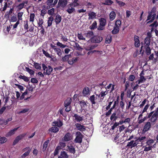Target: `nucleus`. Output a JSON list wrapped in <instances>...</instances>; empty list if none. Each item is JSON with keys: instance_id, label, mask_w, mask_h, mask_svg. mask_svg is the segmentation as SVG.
I'll return each instance as SVG.
<instances>
[{"instance_id": "62", "label": "nucleus", "mask_w": 158, "mask_h": 158, "mask_svg": "<svg viewBox=\"0 0 158 158\" xmlns=\"http://www.w3.org/2000/svg\"><path fill=\"white\" fill-rule=\"evenodd\" d=\"M152 148V146H149L148 147H145L144 150V151H148L151 150Z\"/></svg>"}, {"instance_id": "14", "label": "nucleus", "mask_w": 158, "mask_h": 158, "mask_svg": "<svg viewBox=\"0 0 158 158\" xmlns=\"http://www.w3.org/2000/svg\"><path fill=\"white\" fill-rule=\"evenodd\" d=\"M137 144V142L136 140L135 141L132 140L128 143L127 146L130 147L131 148H132L136 146Z\"/></svg>"}, {"instance_id": "8", "label": "nucleus", "mask_w": 158, "mask_h": 158, "mask_svg": "<svg viewBox=\"0 0 158 158\" xmlns=\"http://www.w3.org/2000/svg\"><path fill=\"white\" fill-rule=\"evenodd\" d=\"M98 98V94H96V96L94 95L91 96L90 97L89 99L91 102L92 104H94L96 103L95 102V101H96Z\"/></svg>"}, {"instance_id": "26", "label": "nucleus", "mask_w": 158, "mask_h": 158, "mask_svg": "<svg viewBox=\"0 0 158 158\" xmlns=\"http://www.w3.org/2000/svg\"><path fill=\"white\" fill-rule=\"evenodd\" d=\"M89 19H92L95 18L96 16V14L93 12H90L88 14Z\"/></svg>"}, {"instance_id": "4", "label": "nucleus", "mask_w": 158, "mask_h": 158, "mask_svg": "<svg viewBox=\"0 0 158 158\" xmlns=\"http://www.w3.org/2000/svg\"><path fill=\"white\" fill-rule=\"evenodd\" d=\"M76 137L74 140L76 143H81L82 142V135L80 132H77L76 133Z\"/></svg>"}, {"instance_id": "6", "label": "nucleus", "mask_w": 158, "mask_h": 158, "mask_svg": "<svg viewBox=\"0 0 158 158\" xmlns=\"http://www.w3.org/2000/svg\"><path fill=\"white\" fill-rule=\"evenodd\" d=\"M75 126L78 130L81 131H85L86 129V127L83 125L79 123L75 124Z\"/></svg>"}, {"instance_id": "16", "label": "nucleus", "mask_w": 158, "mask_h": 158, "mask_svg": "<svg viewBox=\"0 0 158 158\" xmlns=\"http://www.w3.org/2000/svg\"><path fill=\"white\" fill-rule=\"evenodd\" d=\"M79 104L81 106V108L83 110H85L87 107V105L86 102L84 100L80 101Z\"/></svg>"}, {"instance_id": "49", "label": "nucleus", "mask_w": 158, "mask_h": 158, "mask_svg": "<svg viewBox=\"0 0 158 158\" xmlns=\"http://www.w3.org/2000/svg\"><path fill=\"white\" fill-rule=\"evenodd\" d=\"M154 142V140L151 139L147 140L146 142V143L147 145L148 146H152L151 145Z\"/></svg>"}, {"instance_id": "39", "label": "nucleus", "mask_w": 158, "mask_h": 158, "mask_svg": "<svg viewBox=\"0 0 158 158\" xmlns=\"http://www.w3.org/2000/svg\"><path fill=\"white\" fill-rule=\"evenodd\" d=\"M53 20V18L52 16H50L48 18V27H50L51 26Z\"/></svg>"}, {"instance_id": "63", "label": "nucleus", "mask_w": 158, "mask_h": 158, "mask_svg": "<svg viewBox=\"0 0 158 158\" xmlns=\"http://www.w3.org/2000/svg\"><path fill=\"white\" fill-rule=\"evenodd\" d=\"M149 105H148V104H147L146 105L144 108L143 109V110L142 113H141V114H143L145 112H146L147 110L148 109V107H149Z\"/></svg>"}, {"instance_id": "56", "label": "nucleus", "mask_w": 158, "mask_h": 158, "mask_svg": "<svg viewBox=\"0 0 158 158\" xmlns=\"http://www.w3.org/2000/svg\"><path fill=\"white\" fill-rule=\"evenodd\" d=\"M17 20V18L16 16L14 15L11 17L10 22H16Z\"/></svg>"}, {"instance_id": "34", "label": "nucleus", "mask_w": 158, "mask_h": 158, "mask_svg": "<svg viewBox=\"0 0 158 158\" xmlns=\"http://www.w3.org/2000/svg\"><path fill=\"white\" fill-rule=\"evenodd\" d=\"M71 57V56L70 54L66 55L62 58V60L63 61H64V62L66 61H68L69 59Z\"/></svg>"}, {"instance_id": "13", "label": "nucleus", "mask_w": 158, "mask_h": 158, "mask_svg": "<svg viewBox=\"0 0 158 158\" xmlns=\"http://www.w3.org/2000/svg\"><path fill=\"white\" fill-rule=\"evenodd\" d=\"M151 126V123L150 122H147L145 125L143 132L145 133L148 131L150 128Z\"/></svg>"}, {"instance_id": "25", "label": "nucleus", "mask_w": 158, "mask_h": 158, "mask_svg": "<svg viewBox=\"0 0 158 158\" xmlns=\"http://www.w3.org/2000/svg\"><path fill=\"white\" fill-rule=\"evenodd\" d=\"M78 58L73 57L71 60H70L68 61V63L70 65L73 64L74 63L77 62L78 60Z\"/></svg>"}, {"instance_id": "29", "label": "nucleus", "mask_w": 158, "mask_h": 158, "mask_svg": "<svg viewBox=\"0 0 158 158\" xmlns=\"http://www.w3.org/2000/svg\"><path fill=\"white\" fill-rule=\"evenodd\" d=\"M72 102V99L70 98H68L64 102V106H70V105Z\"/></svg>"}, {"instance_id": "61", "label": "nucleus", "mask_w": 158, "mask_h": 158, "mask_svg": "<svg viewBox=\"0 0 158 158\" xmlns=\"http://www.w3.org/2000/svg\"><path fill=\"white\" fill-rule=\"evenodd\" d=\"M24 6L23 5V3L19 4L17 6L18 9L19 10H20L22 9L24 7Z\"/></svg>"}, {"instance_id": "36", "label": "nucleus", "mask_w": 158, "mask_h": 158, "mask_svg": "<svg viewBox=\"0 0 158 158\" xmlns=\"http://www.w3.org/2000/svg\"><path fill=\"white\" fill-rule=\"evenodd\" d=\"M146 80V79L143 76H140V79L136 81V83H138V84H139L144 82Z\"/></svg>"}, {"instance_id": "28", "label": "nucleus", "mask_w": 158, "mask_h": 158, "mask_svg": "<svg viewBox=\"0 0 158 158\" xmlns=\"http://www.w3.org/2000/svg\"><path fill=\"white\" fill-rule=\"evenodd\" d=\"M116 14L114 11H112L110 14V19L111 21L113 20L115 17Z\"/></svg>"}, {"instance_id": "21", "label": "nucleus", "mask_w": 158, "mask_h": 158, "mask_svg": "<svg viewBox=\"0 0 158 158\" xmlns=\"http://www.w3.org/2000/svg\"><path fill=\"white\" fill-rule=\"evenodd\" d=\"M139 38L137 36L134 37L135 45L136 47H138L140 45Z\"/></svg>"}, {"instance_id": "33", "label": "nucleus", "mask_w": 158, "mask_h": 158, "mask_svg": "<svg viewBox=\"0 0 158 158\" xmlns=\"http://www.w3.org/2000/svg\"><path fill=\"white\" fill-rule=\"evenodd\" d=\"M150 39L148 37H146L144 40V47L149 46L150 44Z\"/></svg>"}, {"instance_id": "60", "label": "nucleus", "mask_w": 158, "mask_h": 158, "mask_svg": "<svg viewBox=\"0 0 158 158\" xmlns=\"http://www.w3.org/2000/svg\"><path fill=\"white\" fill-rule=\"evenodd\" d=\"M42 52L43 53L48 57H50L51 56L46 51H45L44 50H43Z\"/></svg>"}, {"instance_id": "44", "label": "nucleus", "mask_w": 158, "mask_h": 158, "mask_svg": "<svg viewBox=\"0 0 158 158\" xmlns=\"http://www.w3.org/2000/svg\"><path fill=\"white\" fill-rule=\"evenodd\" d=\"M49 140H46L44 143L43 146V151H45L46 149V148L48 146V144L49 143Z\"/></svg>"}, {"instance_id": "41", "label": "nucleus", "mask_w": 158, "mask_h": 158, "mask_svg": "<svg viewBox=\"0 0 158 158\" xmlns=\"http://www.w3.org/2000/svg\"><path fill=\"white\" fill-rule=\"evenodd\" d=\"M119 31V27L114 26V29L112 31V32L113 34H115L117 33Z\"/></svg>"}, {"instance_id": "55", "label": "nucleus", "mask_w": 158, "mask_h": 158, "mask_svg": "<svg viewBox=\"0 0 158 158\" xmlns=\"http://www.w3.org/2000/svg\"><path fill=\"white\" fill-rule=\"evenodd\" d=\"M26 70L31 75H33L34 74V71L32 69H29L28 67H26Z\"/></svg>"}, {"instance_id": "24", "label": "nucleus", "mask_w": 158, "mask_h": 158, "mask_svg": "<svg viewBox=\"0 0 158 158\" xmlns=\"http://www.w3.org/2000/svg\"><path fill=\"white\" fill-rule=\"evenodd\" d=\"M93 32L92 31H89L87 33H85V35L88 38L90 39L93 37Z\"/></svg>"}, {"instance_id": "52", "label": "nucleus", "mask_w": 158, "mask_h": 158, "mask_svg": "<svg viewBox=\"0 0 158 158\" xmlns=\"http://www.w3.org/2000/svg\"><path fill=\"white\" fill-rule=\"evenodd\" d=\"M65 143L64 142H60L59 143V145L57 147H59L60 149H61L65 147Z\"/></svg>"}, {"instance_id": "20", "label": "nucleus", "mask_w": 158, "mask_h": 158, "mask_svg": "<svg viewBox=\"0 0 158 158\" xmlns=\"http://www.w3.org/2000/svg\"><path fill=\"white\" fill-rule=\"evenodd\" d=\"M54 51L58 56L61 57L63 52L61 51L60 48L57 47L54 49Z\"/></svg>"}, {"instance_id": "59", "label": "nucleus", "mask_w": 158, "mask_h": 158, "mask_svg": "<svg viewBox=\"0 0 158 158\" xmlns=\"http://www.w3.org/2000/svg\"><path fill=\"white\" fill-rule=\"evenodd\" d=\"M35 15L34 14H31L30 17V21L33 22L34 21Z\"/></svg>"}, {"instance_id": "7", "label": "nucleus", "mask_w": 158, "mask_h": 158, "mask_svg": "<svg viewBox=\"0 0 158 158\" xmlns=\"http://www.w3.org/2000/svg\"><path fill=\"white\" fill-rule=\"evenodd\" d=\"M72 138L71 134L69 132H68L64 135L63 139L65 141H68L71 140Z\"/></svg>"}, {"instance_id": "11", "label": "nucleus", "mask_w": 158, "mask_h": 158, "mask_svg": "<svg viewBox=\"0 0 158 158\" xmlns=\"http://www.w3.org/2000/svg\"><path fill=\"white\" fill-rule=\"evenodd\" d=\"M66 11L69 14H71L75 12V9L71 5L69 4L68 6V9Z\"/></svg>"}, {"instance_id": "51", "label": "nucleus", "mask_w": 158, "mask_h": 158, "mask_svg": "<svg viewBox=\"0 0 158 158\" xmlns=\"http://www.w3.org/2000/svg\"><path fill=\"white\" fill-rule=\"evenodd\" d=\"M23 12H20L18 13V21L22 20V16L23 15Z\"/></svg>"}, {"instance_id": "38", "label": "nucleus", "mask_w": 158, "mask_h": 158, "mask_svg": "<svg viewBox=\"0 0 158 158\" xmlns=\"http://www.w3.org/2000/svg\"><path fill=\"white\" fill-rule=\"evenodd\" d=\"M157 113H154L150 119V121L152 122H155L157 119Z\"/></svg>"}, {"instance_id": "9", "label": "nucleus", "mask_w": 158, "mask_h": 158, "mask_svg": "<svg viewBox=\"0 0 158 158\" xmlns=\"http://www.w3.org/2000/svg\"><path fill=\"white\" fill-rule=\"evenodd\" d=\"M73 117L74 120L78 122L82 121L84 118L83 116H81L76 114H74Z\"/></svg>"}, {"instance_id": "37", "label": "nucleus", "mask_w": 158, "mask_h": 158, "mask_svg": "<svg viewBox=\"0 0 158 158\" xmlns=\"http://www.w3.org/2000/svg\"><path fill=\"white\" fill-rule=\"evenodd\" d=\"M62 158H68L69 156L64 151H62L61 152L60 156H59Z\"/></svg>"}, {"instance_id": "50", "label": "nucleus", "mask_w": 158, "mask_h": 158, "mask_svg": "<svg viewBox=\"0 0 158 158\" xmlns=\"http://www.w3.org/2000/svg\"><path fill=\"white\" fill-rule=\"evenodd\" d=\"M77 37L80 40H85V39L84 38L81 33H78L77 35Z\"/></svg>"}, {"instance_id": "48", "label": "nucleus", "mask_w": 158, "mask_h": 158, "mask_svg": "<svg viewBox=\"0 0 158 158\" xmlns=\"http://www.w3.org/2000/svg\"><path fill=\"white\" fill-rule=\"evenodd\" d=\"M116 114L115 113H113L110 117V119L111 121H115L117 118L116 116Z\"/></svg>"}, {"instance_id": "42", "label": "nucleus", "mask_w": 158, "mask_h": 158, "mask_svg": "<svg viewBox=\"0 0 158 158\" xmlns=\"http://www.w3.org/2000/svg\"><path fill=\"white\" fill-rule=\"evenodd\" d=\"M56 45L59 47H60L61 48H65L67 46L65 44H62V43L58 42L56 43Z\"/></svg>"}, {"instance_id": "53", "label": "nucleus", "mask_w": 158, "mask_h": 158, "mask_svg": "<svg viewBox=\"0 0 158 158\" xmlns=\"http://www.w3.org/2000/svg\"><path fill=\"white\" fill-rule=\"evenodd\" d=\"M146 49V52L147 55H149L151 53V49L149 46L144 47Z\"/></svg>"}, {"instance_id": "35", "label": "nucleus", "mask_w": 158, "mask_h": 158, "mask_svg": "<svg viewBox=\"0 0 158 158\" xmlns=\"http://www.w3.org/2000/svg\"><path fill=\"white\" fill-rule=\"evenodd\" d=\"M113 2L111 0H105V2H102V4L103 5H106L110 6L113 3Z\"/></svg>"}, {"instance_id": "58", "label": "nucleus", "mask_w": 158, "mask_h": 158, "mask_svg": "<svg viewBox=\"0 0 158 158\" xmlns=\"http://www.w3.org/2000/svg\"><path fill=\"white\" fill-rule=\"evenodd\" d=\"M60 150L59 147H57L55 150L54 155L55 156L58 153L59 151Z\"/></svg>"}, {"instance_id": "15", "label": "nucleus", "mask_w": 158, "mask_h": 158, "mask_svg": "<svg viewBox=\"0 0 158 158\" xmlns=\"http://www.w3.org/2000/svg\"><path fill=\"white\" fill-rule=\"evenodd\" d=\"M146 137L145 136H140L136 140L137 144L139 142H140L142 144L143 142L146 141Z\"/></svg>"}, {"instance_id": "64", "label": "nucleus", "mask_w": 158, "mask_h": 158, "mask_svg": "<svg viewBox=\"0 0 158 158\" xmlns=\"http://www.w3.org/2000/svg\"><path fill=\"white\" fill-rule=\"evenodd\" d=\"M120 6H123L125 5V3L122 2L118 1L117 2Z\"/></svg>"}, {"instance_id": "47", "label": "nucleus", "mask_w": 158, "mask_h": 158, "mask_svg": "<svg viewBox=\"0 0 158 158\" xmlns=\"http://www.w3.org/2000/svg\"><path fill=\"white\" fill-rule=\"evenodd\" d=\"M7 141V139L5 137H1L0 136V143L2 144Z\"/></svg>"}, {"instance_id": "45", "label": "nucleus", "mask_w": 158, "mask_h": 158, "mask_svg": "<svg viewBox=\"0 0 158 158\" xmlns=\"http://www.w3.org/2000/svg\"><path fill=\"white\" fill-rule=\"evenodd\" d=\"M111 37L110 35H108L106 39V43L110 44L111 41Z\"/></svg>"}, {"instance_id": "40", "label": "nucleus", "mask_w": 158, "mask_h": 158, "mask_svg": "<svg viewBox=\"0 0 158 158\" xmlns=\"http://www.w3.org/2000/svg\"><path fill=\"white\" fill-rule=\"evenodd\" d=\"M19 78L21 79L24 80L25 81L27 82L29 81V79L27 77L22 75H20Z\"/></svg>"}, {"instance_id": "12", "label": "nucleus", "mask_w": 158, "mask_h": 158, "mask_svg": "<svg viewBox=\"0 0 158 158\" xmlns=\"http://www.w3.org/2000/svg\"><path fill=\"white\" fill-rule=\"evenodd\" d=\"M63 125L62 121L60 120H57L56 121H54L52 123V125L53 126H56L58 127H61Z\"/></svg>"}, {"instance_id": "57", "label": "nucleus", "mask_w": 158, "mask_h": 158, "mask_svg": "<svg viewBox=\"0 0 158 158\" xmlns=\"http://www.w3.org/2000/svg\"><path fill=\"white\" fill-rule=\"evenodd\" d=\"M34 88L35 87L33 86L32 85L29 84V86L27 88V90L30 91L32 92Z\"/></svg>"}, {"instance_id": "43", "label": "nucleus", "mask_w": 158, "mask_h": 158, "mask_svg": "<svg viewBox=\"0 0 158 158\" xmlns=\"http://www.w3.org/2000/svg\"><path fill=\"white\" fill-rule=\"evenodd\" d=\"M60 39L63 42H67L68 41V39H67L66 36H64L62 34H60Z\"/></svg>"}, {"instance_id": "54", "label": "nucleus", "mask_w": 158, "mask_h": 158, "mask_svg": "<svg viewBox=\"0 0 158 158\" xmlns=\"http://www.w3.org/2000/svg\"><path fill=\"white\" fill-rule=\"evenodd\" d=\"M121 23V21L119 19L117 20L115 22V26L119 28L120 26Z\"/></svg>"}, {"instance_id": "5", "label": "nucleus", "mask_w": 158, "mask_h": 158, "mask_svg": "<svg viewBox=\"0 0 158 158\" xmlns=\"http://www.w3.org/2000/svg\"><path fill=\"white\" fill-rule=\"evenodd\" d=\"M102 40V37L100 36H94L91 39V41L93 43H99Z\"/></svg>"}, {"instance_id": "2", "label": "nucleus", "mask_w": 158, "mask_h": 158, "mask_svg": "<svg viewBox=\"0 0 158 158\" xmlns=\"http://www.w3.org/2000/svg\"><path fill=\"white\" fill-rule=\"evenodd\" d=\"M42 67L44 70L43 73L45 75H49L53 70L51 66H47L43 64H42Z\"/></svg>"}, {"instance_id": "17", "label": "nucleus", "mask_w": 158, "mask_h": 158, "mask_svg": "<svg viewBox=\"0 0 158 158\" xmlns=\"http://www.w3.org/2000/svg\"><path fill=\"white\" fill-rule=\"evenodd\" d=\"M67 2V0H59L58 4L62 7H64L66 5Z\"/></svg>"}, {"instance_id": "27", "label": "nucleus", "mask_w": 158, "mask_h": 158, "mask_svg": "<svg viewBox=\"0 0 158 158\" xmlns=\"http://www.w3.org/2000/svg\"><path fill=\"white\" fill-rule=\"evenodd\" d=\"M97 47L96 45H90L89 46L85 48L86 50L87 51H90L94 49Z\"/></svg>"}, {"instance_id": "32", "label": "nucleus", "mask_w": 158, "mask_h": 158, "mask_svg": "<svg viewBox=\"0 0 158 158\" xmlns=\"http://www.w3.org/2000/svg\"><path fill=\"white\" fill-rule=\"evenodd\" d=\"M108 93V92L106 90L105 91H102L100 94H98V98H99L100 97H104Z\"/></svg>"}, {"instance_id": "10", "label": "nucleus", "mask_w": 158, "mask_h": 158, "mask_svg": "<svg viewBox=\"0 0 158 158\" xmlns=\"http://www.w3.org/2000/svg\"><path fill=\"white\" fill-rule=\"evenodd\" d=\"M82 93L84 96L88 97L90 94L89 88L87 87H85L83 90Z\"/></svg>"}, {"instance_id": "3", "label": "nucleus", "mask_w": 158, "mask_h": 158, "mask_svg": "<svg viewBox=\"0 0 158 158\" xmlns=\"http://www.w3.org/2000/svg\"><path fill=\"white\" fill-rule=\"evenodd\" d=\"M100 22V26L98 27V29L99 30H103L104 29V27L106 24V20L103 18H101L99 19Z\"/></svg>"}, {"instance_id": "18", "label": "nucleus", "mask_w": 158, "mask_h": 158, "mask_svg": "<svg viewBox=\"0 0 158 158\" xmlns=\"http://www.w3.org/2000/svg\"><path fill=\"white\" fill-rule=\"evenodd\" d=\"M67 150L70 152L74 154L75 153V150L74 147L72 145H68L67 147Z\"/></svg>"}, {"instance_id": "31", "label": "nucleus", "mask_w": 158, "mask_h": 158, "mask_svg": "<svg viewBox=\"0 0 158 158\" xmlns=\"http://www.w3.org/2000/svg\"><path fill=\"white\" fill-rule=\"evenodd\" d=\"M59 128L56 127H52L49 130V131L54 133H56L59 131Z\"/></svg>"}, {"instance_id": "22", "label": "nucleus", "mask_w": 158, "mask_h": 158, "mask_svg": "<svg viewBox=\"0 0 158 158\" xmlns=\"http://www.w3.org/2000/svg\"><path fill=\"white\" fill-rule=\"evenodd\" d=\"M23 136L22 135L18 136L14 140L13 143V144L14 145H15L19 142L20 140L22 139L23 138Z\"/></svg>"}, {"instance_id": "30", "label": "nucleus", "mask_w": 158, "mask_h": 158, "mask_svg": "<svg viewBox=\"0 0 158 158\" xmlns=\"http://www.w3.org/2000/svg\"><path fill=\"white\" fill-rule=\"evenodd\" d=\"M61 21V17L58 15H56L55 19V21L56 24H59Z\"/></svg>"}, {"instance_id": "46", "label": "nucleus", "mask_w": 158, "mask_h": 158, "mask_svg": "<svg viewBox=\"0 0 158 158\" xmlns=\"http://www.w3.org/2000/svg\"><path fill=\"white\" fill-rule=\"evenodd\" d=\"M142 116L143 114H140L138 118V121L139 124H141L144 122L143 121H141V120H142V121L143 120V118H142Z\"/></svg>"}, {"instance_id": "19", "label": "nucleus", "mask_w": 158, "mask_h": 158, "mask_svg": "<svg viewBox=\"0 0 158 158\" xmlns=\"http://www.w3.org/2000/svg\"><path fill=\"white\" fill-rule=\"evenodd\" d=\"M26 149H27L28 150L27 152H25L22 155L21 157L22 158H24L25 157L28 155L30 153V150L29 149V148L28 147H27L26 148L24 149H23V151H25Z\"/></svg>"}, {"instance_id": "23", "label": "nucleus", "mask_w": 158, "mask_h": 158, "mask_svg": "<svg viewBox=\"0 0 158 158\" xmlns=\"http://www.w3.org/2000/svg\"><path fill=\"white\" fill-rule=\"evenodd\" d=\"M18 128H15L14 129L10 130L9 131L6 135V136L7 137L10 136L13 134H14L15 132V131L18 129Z\"/></svg>"}, {"instance_id": "1", "label": "nucleus", "mask_w": 158, "mask_h": 158, "mask_svg": "<svg viewBox=\"0 0 158 158\" xmlns=\"http://www.w3.org/2000/svg\"><path fill=\"white\" fill-rule=\"evenodd\" d=\"M156 9L155 7H153L151 11L148 12L147 20H151L148 22V23H152L154 20L156 16Z\"/></svg>"}]
</instances>
